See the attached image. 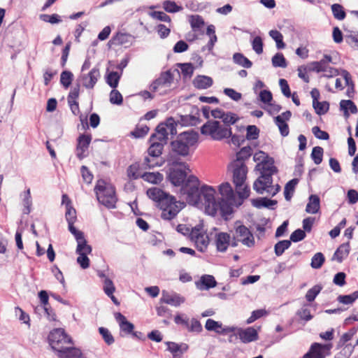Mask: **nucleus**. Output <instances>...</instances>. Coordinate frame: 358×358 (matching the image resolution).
<instances>
[{
  "label": "nucleus",
  "mask_w": 358,
  "mask_h": 358,
  "mask_svg": "<svg viewBox=\"0 0 358 358\" xmlns=\"http://www.w3.org/2000/svg\"><path fill=\"white\" fill-rule=\"evenodd\" d=\"M253 159L258 162L255 169L260 172V176L254 182L253 189L257 193L263 194L264 192H269L273 182V176L277 173L278 170L274 165L273 158L263 151L256 152Z\"/></svg>",
  "instance_id": "nucleus-1"
},
{
  "label": "nucleus",
  "mask_w": 358,
  "mask_h": 358,
  "mask_svg": "<svg viewBox=\"0 0 358 358\" xmlns=\"http://www.w3.org/2000/svg\"><path fill=\"white\" fill-rule=\"evenodd\" d=\"M148 196L157 203V206L162 210V218L170 220L180 211L174 196L164 192L158 187H152L147 190Z\"/></svg>",
  "instance_id": "nucleus-2"
},
{
  "label": "nucleus",
  "mask_w": 358,
  "mask_h": 358,
  "mask_svg": "<svg viewBox=\"0 0 358 358\" xmlns=\"http://www.w3.org/2000/svg\"><path fill=\"white\" fill-rule=\"evenodd\" d=\"M198 140L199 134L196 131H183L171 142V150L176 155L187 157L189 155L191 147L196 145Z\"/></svg>",
  "instance_id": "nucleus-3"
},
{
  "label": "nucleus",
  "mask_w": 358,
  "mask_h": 358,
  "mask_svg": "<svg viewBox=\"0 0 358 358\" xmlns=\"http://www.w3.org/2000/svg\"><path fill=\"white\" fill-rule=\"evenodd\" d=\"M98 201L108 209L116 208L117 198L115 188L110 184H106L103 180H99L94 188Z\"/></svg>",
  "instance_id": "nucleus-4"
},
{
  "label": "nucleus",
  "mask_w": 358,
  "mask_h": 358,
  "mask_svg": "<svg viewBox=\"0 0 358 358\" xmlns=\"http://www.w3.org/2000/svg\"><path fill=\"white\" fill-rule=\"evenodd\" d=\"M199 186L197 177L190 175L180 188V193L187 196L186 200L189 205L198 206L202 203L201 187L199 189Z\"/></svg>",
  "instance_id": "nucleus-5"
},
{
  "label": "nucleus",
  "mask_w": 358,
  "mask_h": 358,
  "mask_svg": "<svg viewBox=\"0 0 358 358\" xmlns=\"http://www.w3.org/2000/svg\"><path fill=\"white\" fill-rule=\"evenodd\" d=\"M201 133L213 140L221 141L231 136V128L223 127L217 120H208L201 127Z\"/></svg>",
  "instance_id": "nucleus-6"
},
{
  "label": "nucleus",
  "mask_w": 358,
  "mask_h": 358,
  "mask_svg": "<svg viewBox=\"0 0 358 358\" xmlns=\"http://www.w3.org/2000/svg\"><path fill=\"white\" fill-rule=\"evenodd\" d=\"M164 147L162 143L150 142V145L147 150L148 155L145 157L143 163L145 169H151L162 165L163 162H159V157L162 154Z\"/></svg>",
  "instance_id": "nucleus-7"
},
{
  "label": "nucleus",
  "mask_w": 358,
  "mask_h": 358,
  "mask_svg": "<svg viewBox=\"0 0 358 358\" xmlns=\"http://www.w3.org/2000/svg\"><path fill=\"white\" fill-rule=\"evenodd\" d=\"M48 341L52 349L55 352H57L64 345L72 343L71 338L62 328L51 331L48 336Z\"/></svg>",
  "instance_id": "nucleus-8"
},
{
  "label": "nucleus",
  "mask_w": 358,
  "mask_h": 358,
  "mask_svg": "<svg viewBox=\"0 0 358 358\" xmlns=\"http://www.w3.org/2000/svg\"><path fill=\"white\" fill-rule=\"evenodd\" d=\"M215 190L210 186L201 187V204L204 205L206 212L212 216L215 215V206L217 201L215 198Z\"/></svg>",
  "instance_id": "nucleus-9"
},
{
  "label": "nucleus",
  "mask_w": 358,
  "mask_h": 358,
  "mask_svg": "<svg viewBox=\"0 0 358 358\" xmlns=\"http://www.w3.org/2000/svg\"><path fill=\"white\" fill-rule=\"evenodd\" d=\"M228 169L232 171L233 182L236 188L243 187L245 182L248 173V168L245 164H237L231 163Z\"/></svg>",
  "instance_id": "nucleus-10"
},
{
  "label": "nucleus",
  "mask_w": 358,
  "mask_h": 358,
  "mask_svg": "<svg viewBox=\"0 0 358 358\" xmlns=\"http://www.w3.org/2000/svg\"><path fill=\"white\" fill-rule=\"evenodd\" d=\"M332 344L313 343L309 350L301 358H325L330 355Z\"/></svg>",
  "instance_id": "nucleus-11"
},
{
  "label": "nucleus",
  "mask_w": 358,
  "mask_h": 358,
  "mask_svg": "<svg viewBox=\"0 0 358 358\" xmlns=\"http://www.w3.org/2000/svg\"><path fill=\"white\" fill-rule=\"evenodd\" d=\"M174 76L171 70H167L160 73L159 78L155 79L150 86L152 92H156L160 87H169L173 83Z\"/></svg>",
  "instance_id": "nucleus-12"
},
{
  "label": "nucleus",
  "mask_w": 358,
  "mask_h": 358,
  "mask_svg": "<svg viewBox=\"0 0 358 358\" xmlns=\"http://www.w3.org/2000/svg\"><path fill=\"white\" fill-rule=\"evenodd\" d=\"M235 236L243 245L250 248L255 245V238L249 229L243 224L235 227Z\"/></svg>",
  "instance_id": "nucleus-13"
},
{
  "label": "nucleus",
  "mask_w": 358,
  "mask_h": 358,
  "mask_svg": "<svg viewBox=\"0 0 358 358\" xmlns=\"http://www.w3.org/2000/svg\"><path fill=\"white\" fill-rule=\"evenodd\" d=\"M176 127L177 122H176V120L173 117H169L164 122L159 124L155 131L163 136L168 137L169 134L173 136L177 134Z\"/></svg>",
  "instance_id": "nucleus-14"
},
{
  "label": "nucleus",
  "mask_w": 358,
  "mask_h": 358,
  "mask_svg": "<svg viewBox=\"0 0 358 358\" xmlns=\"http://www.w3.org/2000/svg\"><path fill=\"white\" fill-rule=\"evenodd\" d=\"M100 77L99 69L94 67L88 73L80 76L82 85L87 89H93Z\"/></svg>",
  "instance_id": "nucleus-15"
},
{
  "label": "nucleus",
  "mask_w": 358,
  "mask_h": 358,
  "mask_svg": "<svg viewBox=\"0 0 358 358\" xmlns=\"http://www.w3.org/2000/svg\"><path fill=\"white\" fill-rule=\"evenodd\" d=\"M187 178L185 170L174 167L169 169V179L174 186L182 187Z\"/></svg>",
  "instance_id": "nucleus-16"
},
{
  "label": "nucleus",
  "mask_w": 358,
  "mask_h": 358,
  "mask_svg": "<svg viewBox=\"0 0 358 358\" xmlns=\"http://www.w3.org/2000/svg\"><path fill=\"white\" fill-rule=\"evenodd\" d=\"M236 335L243 343H249L259 338L257 331L252 327L246 329L237 328Z\"/></svg>",
  "instance_id": "nucleus-17"
},
{
  "label": "nucleus",
  "mask_w": 358,
  "mask_h": 358,
  "mask_svg": "<svg viewBox=\"0 0 358 358\" xmlns=\"http://www.w3.org/2000/svg\"><path fill=\"white\" fill-rule=\"evenodd\" d=\"M185 299L183 296L176 292L170 293L166 290L162 292V297L160 299L161 303H164L178 307L185 302Z\"/></svg>",
  "instance_id": "nucleus-18"
},
{
  "label": "nucleus",
  "mask_w": 358,
  "mask_h": 358,
  "mask_svg": "<svg viewBox=\"0 0 358 358\" xmlns=\"http://www.w3.org/2000/svg\"><path fill=\"white\" fill-rule=\"evenodd\" d=\"M77 141L76 156L78 159H82L86 157L85 153L88 150L92 141V136L90 134H81Z\"/></svg>",
  "instance_id": "nucleus-19"
},
{
  "label": "nucleus",
  "mask_w": 358,
  "mask_h": 358,
  "mask_svg": "<svg viewBox=\"0 0 358 358\" xmlns=\"http://www.w3.org/2000/svg\"><path fill=\"white\" fill-rule=\"evenodd\" d=\"M235 203V199H220L216 203L215 206V215L217 211H220V214L222 216L229 215L233 213V206Z\"/></svg>",
  "instance_id": "nucleus-20"
},
{
  "label": "nucleus",
  "mask_w": 358,
  "mask_h": 358,
  "mask_svg": "<svg viewBox=\"0 0 358 358\" xmlns=\"http://www.w3.org/2000/svg\"><path fill=\"white\" fill-rule=\"evenodd\" d=\"M57 353L59 358H80L83 355L79 348L66 345L59 350Z\"/></svg>",
  "instance_id": "nucleus-21"
},
{
  "label": "nucleus",
  "mask_w": 358,
  "mask_h": 358,
  "mask_svg": "<svg viewBox=\"0 0 358 358\" xmlns=\"http://www.w3.org/2000/svg\"><path fill=\"white\" fill-rule=\"evenodd\" d=\"M230 243V235L227 232H220L215 235V245L217 250L225 252Z\"/></svg>",
  "instance_id": "nucleus-22"
},
{
  "label": "nucleus",
  "mask_w": 358,
  "mask_h": 358,
  "mask_svg": "<svg viewBox=\"0 0 358 358\" xmlns=\"http://www.w3.org/2000/svg\"><path fill=\"white\" fill-rule=\"evenodd\" d=\"M199 115V111L196 109V115H180L179 119L176 122H177V125L180 124L182 127L195 126L200 122Z\"/></svg>",
  "instance_id": "nucleus-23"
},
{
  "label": "nucleus",
  "mask_w": 358,
  "mask_h": 358,
  "mask_svg": "<svg viewBox=\"0 0 358 358\" xmlns=\"http://www.w3.org/2000/svg\"><path fill=\"white\" fill-rule=\"evenodd\" d=\"M115 318L118 322L120 330L127 334H131L134 329V325L128 321L121 313H115Z\"/></svg>",
  "instance_id": "nucleus-24"
},
{
  "label": "nucleus",
  "mask_w": 358,
  "mask_h": 358,
  "mask_svg": "<svg viewBox=\"0 0 358 358\" xmlns=\"http://www.w3.org/2000/svg\"><path fill=\"white\" fill-rule=\"evenodd\" d=\"M217 282L215 278L211 275H203L199 281L196 282V287L200 290H208L215 287Z\"/></svg>",
  "instance_id": "nucleus-25"
},
{
  "label": "nucleus",
  "mask_w": 358,
  "mask_h": 358,
  "mask_svg": "<svg viewBox=\"0 0 358 358\" xmlns=\"http://www.w3.org/2000/svg\"><path fill=\"white\" fill-rule=\"evenodd\" d=\"M213 84V79L207 76L199 75L193 80V85L199 90H206Z\"/></svg>",
  "instance_id": "nucleus-26"
},
{
  "label": "nucleus",
  "mask_w": 358,
  "mask_h": 358,
  "mask_svg": "<svg viewBox=\"0 0 358 358\" xmlns=\"http://www.w3.org/2000/svg\"><path fill=\"white\" fill-rule=\"evenodd\" d=\"M350 250V245L349 241L341 244L335 251L332 260H336L338 262L341 263L343 259L348 256Z\"/></svg>",
  "instance_id": "nucleus-27"
},
{
  "label": "nucleus",
  "mask_w": 358,
  "mask_h": 358,
  "mask_svg": "<svg viewBox=\"0 0 358 358\" xmlns=\"http://www.w3.org/2000/svg\"><path fill=\"white\" fill-rule=\"evenodd\" d=\"M330 62H331V57L329 55H324L323 59L320 61L313 62L310 64L312 66L310 70L317 73L326 71Z\"/></svg>",
  "instance_id": "nucleus-28"
},
{
  "label": "nucleus",
  "mask_w": 358,
  "mask_h": 358,
  "mask_svg": "<svg viewBox=\"0 0 358 358\" xmlns=\"http://www.w3.org/2000/svg\"><path fill=\"white\" fill-rule=\"evenodd\" d=\"M320 208V199L316 194H311L308 197V202L306 207V211L308 213L315 214L318 213Z\"/></svg>",
  "instance_id": "nucleus-29"
},
{
  "label": "nucleus",
  "mask_w": 358,
  "mask_h": 358,
  "mask_svg": "<svg viewBox=\"0 0 358 358\" xmlns=\"http://www.w3.org/2000/svg\"><path fill=\"white\" fill-rule=\"evenodd\" d=\"M252 205L257 208H273V206L277 204L276 200H272L267 197H258L251 200Z\"/></svg>",
  "instance_id": "nucleus-30"
},
{
  "label": "nucleus",
  "mask_w": 358,
  "mask_h": 358,
  "mask_svg": "<svg viewBox=\"0 0 358 358\" xmlns=\"http://www.w3.org/2000/svg\"><path fill=\"white\" fill-rule=\"evenodd\" d=\"M252 154V150L250 146L243 147L236 153V158L231 163L245 164V162L250 157Z\"/></svg>",
  "instance_id": "nucleus-31"
},
{
  "label": "nucleus",
  "mask_w": 358,
  "mask_h": 358,
  "mask_svg": "<svg viewBox=\"0 0 358 358\" xmlns=\"http://www.w3.org/2000/svg\"><path fill=\"white\" fill-rule=\"evenodd\" d=\"M130 35L124 33L117 32L108 42V45L111 48L113 45H121L128 42V38Z\"/></svg>",
  "instance_id": "nucleus-32"
},
{
  "label": "nucleus",
  "mask_w": 358,
  "mask_h": 358,
  "mask_svg": "<svg viewBox=\"0 0 358 358\" xmlns=\"http://www.w3.org/2000/svg\"><path fill=\"white\" fill-rule=\"evenodd\" d=\"M192 241L194 242L196 249L201 252L206 250L209 244V238L206 234L197 236Z\"/></svg>",
  "instance_id": "nucleus-33"
},
{
  "label": "nucleus",
  "mask_w": 358,
  "mask_h": 358,
  "mask_svg": "<svg viewBox=\"0 0 358 358\" xmlns=\"http://www.w3.org/2000/svg\"><path fill=\"white\" fill-rule=\"evenodd\" d=\"M141 178L152 184H159L164 179L163 175L159 172H145L141 175Z\"/></svg>",
  "instance_id": "nucleus-34"
},
{
  "label": "nucleus",
  "mask_w": 358,
  "mask_h": 358,
  "mask_svg": "<svg viewBox=\"0 0 358 358\" xmlns=\"http://www.w3.org/2000/svg\"><path fill=\"white\" fill-rule=\"evenodd\" d=\"M219 192L222 196L221 199H235L234 190L229 182H224L219 186Z\"/></svg>",
  "instance_id": "nucleus-35"
},
{
  "label": "nucleus",
  "mask_w": 358,
  "mask_h": 358,
  "mask_svg": "<svg viewBox=\"0 0 358 358\" xmlns=\"http://www.w3.org/2000/svg\"><path fill=\"white\" fill-rule=\"evenodd\" d=\"M340 108L341 110H343L345 116H349V110L352 114H356L358 112L356 105L351 100H341L340 102Z\"/></svg>",
  "instance_id": "nucleus-36"
},
{
  "label": "nucleus",
  "mask_w": 358,
  "mask_h": 358,
  "mask_svg": "<svg viewBox=\"0 0 358 358\" xmlns=\"http://www.w3.org/2000/svg\"><path fill=\"white\" fill-rule=\"evenodd\" d=\"M233 61L235 64L244 68L250 69L252 66V62L248 59L243 54L236 52L233 55Z\"/></svg>",
  "instance_id": "nucleus-37"
},
{
  "label": "nucleus",
  "mask_w": 358,
  "mask_h": 358,
  "mask_svg": "<svg viewBox=\"0 0 358 358\" xmlns=\"http://www.w3.org/2000/svg\"><path fill=\"white\" fill-rule=\"evenodd\" d=\"M223 116L224 117L221 118L224 123L223 127L231 128V125L234 124L239 120L238 116L232 112H225Z\"/></svg>",
  "instance_id": "nucleus-38"
},
{
  "label": "nucleus",
  "mask_w": 358,
  "mask_h": 358,
  "mask_svg": "<svg viewBox=\"0 0 358 358\" xmlns=\"http://www.w3.org/2000/svg\"><path fill=\"white\" fill-rule=\"evenodd\" d=\"M122 73L117 71H111L106 75V82L113 89L117 87L119 81L120 80Z\"/></svg>",
  "instance_id": "nucleus-39"
},
{
  "label": "nucleus",
  "mask_w": 358,
  "mask_h": 358,
  "mask_svg": "<svg viewBox=\"0 0 358 358\" xmlns=\"http://www.w3.org/2000/svg\"><path fill=\"white\" fill-rule=\"evenodd\" d=\"M77 241V248H76V253L80 254V253H86V254H90L92 252V247L87 244V241L85 238V236H82L80 239H76Z\"/></svg>",
  "instance_id": "nucleus-40"
},
{
  "label": "nucleus",
  "mask_w": 358,
  "mask_h": 358,
  "mask_svg": "<svg viewBox=\"0 0 358 358\" xmlns=\"http://www.w3.org/2000/svg\"><path fill=\"white\" fill-rule=\"evenodd\" d=\"M274 122L275 124L278 126L280 134L285 137L288 136L289 133V126L286 123L285 120L282 117L281 115H278L274 118Z\"/></svg>",
  "instance_id": "nucleus-41"
},
{
  "label": "nucleus",
  "mask_w": 358,
  "mask_h": 358,
  "mask_svg": "<svg viewBox=\"0 0 358 358\" xmlns=\"http://www.w3.org/2000/svg\"><path fill=\"white\" fill-rule=\"evenodd\" d=\"M299 182V179L293 178L289 180L285 187L284 196L287 201H289L292 196V193L294 191L296 185Z\"/></svg>",
  "instance_id": "nucleus-42"
},
{
  "label": "nucleus",
  "mask_w": 358,
  "mask_h": 358,
  "mask_svg": "<svg viewBox=\"0 0 358 358\" xmlns=\"http://www.w3.org/2000/svg\"><path fill=\"white\" fill-rule=\"evenodd\" d=\"M291 244V241L289 240H282L278 241L274 245V252L275 255L278 257L281 256L284 252L290 247Z\"/></svg>",
  "instance_id": "nucleus-43"
},
{
  "label": "nucleus",
  "mask_w": 358,
  "mask_h": 358,
  "mask_svg": "<svg viewBox=\"0 0 358 358\" xmlns=\"http://www.w3.org/2000/svg\"><path fill=\"white\" fill-rule=\"evenodd\" d=\"M358 299V291H355L350 294L339 295L337 297V301L343 304L350 305L352 304Z\"/></svg>",
  "instance_id": "nucleus-44"
},
{
  "label": "nucleus",
  "mask_w": 358,
  "mask_h": 358,
  "mask_svg": "<svg viewBox=\"0 0 358 358\" xmlns=\"http://www.w3.org/2000/svg\"><path fill=\"white\" fill-rule=\"evenodd\" d=\"M183 78H191L194 73V67L192 63H178Z\"/></svg>",
  "instance_id": "nucleus-45"
},
{
  "label": "nucleus",
  "mask_w": 358,
  "mask_h": 358,
  "mask_svg": "<svg viewBox=\"0 0 358 358\" xmlns=\"http://www.w3.org/2000/svg\"><path fill=\"white\" fill-rule=\"evenodd\" d=\"M163 8L165 11L170 13H175L182 10V7L178 6L176 3L171 0H165L163 1Z\"/></svg>",
  "instance_id": "nucleus-46"
},
{
  "label": "nucleus",
  "mask_w": 358,
  "mask_h": 358,
  "mask_svg": "<svg viewBox=\"0 0 358 358\" xmlns=\"http://www.w3.org/2000/svg\"><path fill=\"white\" fill-rule=\"evenodd\" d=\"M269 36L275 41L276 47L278 49H283L285 47V43L283 42L282 34L278 30H271Z\"/></svg>",
  "instance_id": "nucleus-47"
},
{
  "label": "nucleus",
  "mask_w": 358,
  "mask_h": 358,
  "mask_svg": "<svg viewBox=\"0 0 358 358\" xmlns=\"http://www.w3.org/2000/svg\"><path fill=\"white\" fill-rule=\"evenodd\" d=\"M325 257L322 252L315 253L311 259L310 266L313 268H320L324 263Z\"/></svg>",
  "instance_id": "nucleus-48"
},
{
  "label": "nucleus",
  "mask_w": 358,
  "mask_h": 358,
  "mask_svg": "<svg viewBox=\"0 0 358 358\" xmlns=\"http://www.w3.org/2000/svg\"><path fill=\"white\" fill-rule=\"evenodd\" d=\"M272 65L274 67H281L286 68L287 66V62L284 55L281 52L276 53L271 59Z\"/></svg>",
  "instance_id": "nucleus-49"
},
{
  "label": "nucleus",
  "mask_w": 358,
  "mask_h": 358,
  "mask_svg": "<svg viewBox=\"0 0 358 358\" xmlns=\"http://www.w3.org/2000/svg\"><path fill=\"white\" fill-rule=\"evenodd\" d=\"M313 107L317 115H322L326 114L329 110V103L327 101H317L313 105Z\"/></svg>",
  "instance_id": "nucleus-50"
},
{
  "label": "nucleus",
  "mask_w": 358,
  "mask_h": 358,
  "mask_svg": "<svg viewBox=\"0 0 358 358\" xmlns=\"http://www.w3.org/2000/svg\"><path fill=\"white\" fill-rule=\"evenodd\" d=\"M323 153L324 150L322 147L315 146L313 148L310 157L315 164L318 165L321 164L322 162Z\"/></svg>",
  "instance_id": "nucleus-51"
},
{
  "label": "nucleus",
  "mask_w": 358,
  "mask_h": 358,
  "mask_svg": "<svg viewBox=\"0 0 358 358\" xmlns=\"http://www.w3.org/2000/svg\"><path fill=\"white\" fill-rule=\"evenodd\" d=\"M331 10L332 13L334 15V17L338 20H343L345 19L346 16V13L344 10L343 7L338 4V3H334L331 6Z\"/></svg>",
  "instance_id": "nucleus-52"
},
{
  "label": "nucleus",
  "mask_w": 358,
  "mask_h": 358,
  "mask_svg": "<svg viewBox=\"0 0 358 358\" xmlns=\"http://www.w3.org/2000/svg\"><path fill=\"white\" fill-rule=\"evenodd\" d=\"M73 78V75L71 71H64L60 76V83L67 89L71 85Z\"/></svg>",
  "instance_id": "nucleus-53"
},
{
  "label": "nucleus",
  "mask_w": 358,
  "mask_h": 358,
  "mask_svg": "<svg viewBox=\"0 0 358 358\" xmlns=\"http://www.w3.org/2000/svg\"><path fill=\"white\" fill-rule=\"evenodd\" d=\"M322 289V286L320 285H316L312 288L309 289L306 294V299L308 302H312L315 300L316 296L319 294Z\"/></svg>",
  "instance_id": "nucleus-54"
},
{
  "label": "nucleus",
  "mask_w": 358,
  "mask_h": 358,
  "mask_svg": "<svg viewBox=\"0 0 358 358\" xmlns=\"http://www.w3.org/2000/svg\"><path fill=\"white\" fill-rule=\"evenodd\" d=\"M189 23L194 31H196L203 27L205 24L203 19L199 15H190Z\"/></svg>",
  "instance_id": "nucleus-55"
},
{
  "label": "nucleus",
  "mask_w": 358,
  "mask_h": 358,
  "mask_svg": "<svg viewBox=\"0 0 358 358\" xmlns=\"http://www.w3.org/2000/svg\"><path fill=\"white\" fill-rule=\"evenodd\" d=\"M99 332L101 335L103 341L107 345H110L113 343H114V337L107 328L103 327H99Z\"/></svg>",
  "instance_id": "nucleus-56"
},
{
  "label": "nucleus",
  "mask_w": 358,
  "mask_h": 358,
  "mask_svg": "<svg viewBox=\"0 0 358 358\" xmlns=\"http://www.w3.org/2000/svg\"><path fill=\"white\" fill-rule=\"evenodd\" d=\"M139 164H133L130 165L127 170V176L130 180H136L141 178V175L138 173Z\"/></svg>",
  "instance_id": "nucleus-57"
},
{
  "label": "nucleus",
  "mask_w": 358,
  "mask_h": 358,
  "mask_svg": "<svg viewBox=\"0 0 358 358\" xmlns=\"http://www.w3.org/2000/svg\"><path fill=\"white\" fill-rule=\"evenodd\" d=\"M259 129L255 125H248L246 128V138L248 140H256L258 138Z\"/></svg>",
  "instance_id": "nucleus-58"
},
{
  "label": "nucleus",
  "mask_w": 358,
  "mask_h": 358,
  "mask_svg": "<svg viewBox=\"0 0 358 358\" xmlns=\"http://www.w3.org/2000/svg\"><path fill=\"white\" fill-rule=\"evenodd\" d=\"M222 327V323L213 319H208L206 322L205 328L210 331H215L218 334L220 329Z\"/></svg>",
  "instance_id": "nucleus-59"
},
{
  "label": "nucleus",
  "mask_w": 358,
  "mask_h": 358,
  "mask_svg": "<svg viewBox=\"0 0 358 358\" xmlns=\"http://www.w3.org/2000/svg\"><path fill=\"white\" fill-rule=\"evenodd\" d=\"M23 205H24L23 213L27 214V215L29 214L31 212V206L32 205V201H31L29 189H28L25 192L24 198L23 199Z\"/></svg>",
  "instance_id": "nucleus-60"
},
{
  "label": "nucleus",
  "mask_w": 358,
  "mask_h": 358,
  "mask_svg": "<svg viewBox=\"0 0 358 358\" xmlns=\"http://www.w3.org/2000/svg\"><path fill=\"white\" fill-rule=\"evenodd\" d=\"M110 102L112 104L118 106L121 105L123 102V97L122 94L118 90H115V88L110 93Z\"/></svg>",
  "instance_id": "nucleus-61"
},
{
  "label": "nucleus",
  "mask_w": 358,
  "mask_h": 358,
  "mask_svg": "<svg viewBox=\"0 0 358 358\" xmlns=\"http://www.w3.org/2000/svg\"><path fill=\"white\" fill-rule=\"evenodd\" d=\"M150 129L148 126L144 125L141 127H136L131 132V136L136 138L144 137L149 131Z\"/></svg>",
  "instance_id": "nucleus-62"
},
{
  "label": "nucleus",
  "mask_w": 358,
  "mask_h": 358,
  "mask_svg": "<svg viewBox=\"0 0 358 358\" xmlns=\"http://www.w3.org/2000/svg\"><path fill=\"white\" fill-rule=\"evenodd\" d=\"M306 233L304 231H303V229H297L291 234L289 238L290 239L289 241H291V242L297 243L303 240L306 238Z\"/></svg>",
  "instance_id": "nucleus-63"
},
{
  "label": "nucleus",
  "mask_w": 358,
  "mask_h": 358,
  "mask_svg": "<svg viewBox=\"0 0 358 358\" xmlns=\"http://www.w3.org/2000/svg\"><path fill=\"white\" fill-rule=\"evenodd\" d=\"M252 46L254 51L259 55L263 52V41L260 36H256L252 41Z\"/></svg>",
  "instance_id": "nucleus-64"
}]
</instances>
